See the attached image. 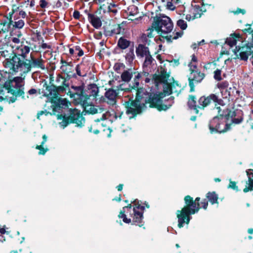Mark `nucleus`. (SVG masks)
Segmentation results:
<instances>
[{
    "label": "nucleus",
    "instance_id": "f257e3e1",
    "mask_svg": "<svg viewBox=\"0 0 253 253\" xmlns=\"http://www.w3.org/2000/svg\"><path fill=\"white\" fill-rule=\"evenodd\" d=\"M162 98L160 94H149L145 89L141 88L138 89L135 100L125 102L126 113L131 118L141 113L148 106L156 108L159 110Z\"/></svg>",
    "mask_w": 253,
    "mask_h": 253
},
{
    "label": "nucleus",
    "instance_id": "f03ea898",
    "mask_svg": "<svg viewBox=\"0 0 253 253\" xmlns=\"http://www.w3.org/2000/svg\"><path fill=\"white\" fill-rule=\"evenodd\" d=\"M199 197H197L193 201V198L188 195L185 197V206L181 209L176 211V216L178 219V227H183L185 224H188L192 218L191 215L198 212L200 207L199 202Z\"/></svg>",
    "mask_w": 253,
    "mask_h": 253
},
{
    "label": "nucleus",
    "instance_id": "7ed1b4c3",
    "mask_svg": "<svg viewBox=\"0 0 253 253\" xmlns=\"http://www.w3.org/2000/svg\"><path fill=\"white\" fill-rule=\"evenodd\" d=\"M24 79L21 77H14L12 80H9L4 83L3 90L5 89L7 93L13 95L12 97H10L9 102H14L17 96L24 97Z\"/></svg>",
    "mask_w": 253,
    "mask_h": 253
},
{
    "label": "nucleus",
    "instance_id": "20e7f679",
    "mask_svg": "<svg viewBox=\"0 0 253 253\" xmlns=\"http://www.w3.org/2000/svg\"><path fill=\"white\" fill-rule=\"evenodd\" d=\"M15 62L18 64L17 69H20L19 71L23 73H27L30 72L32 68H36L42 70H45V61L44 60L41 56L38 58H35L31 55V59L26 61H21L17 58H15Z\"/></svg>",
    "mask_w": 253,
    "mask_h": 253
},
{
    "label": "nucleus",
    "instance_id": "39448f33",
    "mask_svg": "<svg viewBox=\"0 0 253 253\" xmlns=\"http://www.w3.org/2000/svg\"><path fill=\"white\" fill-rule=\"evenodd\" d=\"M30 48L27 45H21L17 48V55H14L12 58H7L3 62L5 68L9 69L10 72L16 73L18 72L20 69H17L16 67H18V64L15 62V58L19 59L21 61L29 60L26 59L27 55L30 52Z\"/></svg>",
    "mask_w": 253,
    "mask_h": 253
},
{
    "label": "nucleus",
    "instance_id": "423d86ee",
    "mask_svg": "<svg viewBox=\"0 0 253 253\" xmlns=\"http://www.w3.org/2000/svg\"><path fill=\"white\" fill-rule=\"evenodd\" d=\"M152 27L159 34H168L173 29V23L169 17H156Z\"/></svg>",
    "mask_w": 253,
    "mask_h": 253
},
{
    "label": "nucleus",
    "instance_id": "0eeeda50",
    "mask_svg": "<svg viewBox=\"0 0 253 253\" xmlns=\"http://www.w3.org/2000/svg\"><path fill=\"white\" fill-rule=\"evenodd\" d=\"M62 118V121L60 122L61 126L65 127L69 123H74L77 126H82L84 123V119L83 116L80 114L79 111L77 109L71 110L70 111L69 115L66 117L65 115L59 117V119Z\"/></svg>",
    "mask_w": 253,
    "mask_h": 253
},
{
    "label": "nucleus",
    "instance_id": "6e6552de",
    "mask_svg": "<svg viewBox=\"0 0 253 253\" xmlns=\"http://www.w3.org/2000/svg\"><path fill=\"white\" fill-rule=\"evenodd\" d=\"M210 132L212 133H222L229 129V126L225 122V118L223 116L214 117L210 121L209 125Z\"/></svg>",
    "mask_w": 253,
    "mask_h": 253
},
{
    "label": "nucleus",
    "instance_id": "1a4fd4ad",
    "mask_svg": "<svg viewBox=\"0 0 253 253\" xmlns=\"http://www.w3.org/2000/svg\"><path fill=\"white\" fill-rule=\"evenodd\" d=\"M245 33L248 32L252 34V42L248 43L246 46L240 47V46H236L234 49V53L237 55L238 53L239 52V55L241 60L247 61L248 59L249 56L251 55L252 52V48H253V30H252L250 27L245 29L244 30Z\"/></svg>",
    "mask_w": 253,
    "mask_h": 253
},
{
    "label": "nucleus",
    "instance_id": "9d476101",
    "mask_svg": "<svg viewBox=\"0 0 253 253\" xmlns=\"http://www.w3.org/2000/svg\"><path fill=\"white\" fill-rule=\"evenodd\" d=\"M212 101L220 105H221L223 102V100L221 99H219L217 96L214 94H211L208 96H202L198 100L199 109H204L211 103Z\"/></svg>",
    "mask_w": 253,
    "mask_h": 253
},
{
    "label": "nucleus",
    "instance_id": "9b49d317",
    "mask_svg": "<svg viewBox=\"0 0 253 253\" xmlns=\"http://www.w3.org/2000/svg\"><path fill=\"white\" fill-rule=\"evenodd\" d=\"M224 115L226 120H231L233 123L235 124L241 123L243 120V111L239 109L228 111L227 113L225 114Z\"/></svg>",
    "mask_w": 253,
    "mask_h": 253
},
{
    "label": "nucleus",
    "instance_id": "f8f14e48",
    "mask_svg": "<svg viewBox=\"0 0 253 253\" xmlns=\"http://www.w3.org/2000/svg\"><path fill=\"white\" fill-rule=\"evenodd\" d=\"M136 200L134 201L135 207L133 209V212L130 213V216L132 217V221L135 224L141 223L143 218V213L144 210V207L139 204H136Z\"/></svg>",
    "mask_w": 253,
    "mask_h": 253
},
{
    "label": "nucleus",
    "instance_id": "ddd939ff",
    "mask_svg": "<svg viewBox=\"0 0 253 253\" xmlns=\"http://www.w3.org/2000/svg\"><path fill=\"white\" fill-rule=\"evenodd\" d=\"M205 74L199 71L190 72L188 76L189 85L190 91H193L195 88V83H199L205 78Z\"/></svg>",
    "mask_w": 253,
    "mask_h": 253
},
{
    "label": "nucleus",
    "instance_id": "4468645a",
    "mask_svg": "<svg viewBox=\"0 0 253 253\" xmlns=\"http://www.w3.org/2000/svg\"><path fill=\"white\" fill-rule=\"evenodd\" d=\"M71 88L74 90V92H72L70 91L68 92V93H69L70 97L79 100V102H84L85 98L83 95V86L72 85Z\"/></svg>",
    "mask_w": 253,
    "mask_h": 253
},
{
    "label": "nucleus",
    "instance_id": "2eb2a0df",
    "mask_svg": "<svg viewBox=\"0 0 253 253\" xmlns=\"http://www.w3.org/2000/svg\"><path fill=\"white\" fill-rule=\"evenodd\" d=\"M119 92L113 88H109L105 93V101L108 104L114 105L117 102V96Z\"/></svg>",
    "mask_w": 253,
    "mask_h": 253
},
{
    "label": "nucleus",
    "instance_id": "dca6fc26",
    "mask_svg": "<svg viewBox=\"0 0 253 253\" xmlns=\"http://www.w3.org/2000/svg\"><path fill=\"white\" fill-rule=\"evenodd\" d=\"M169 77V75L167 74L165 69L161 67L160 69V74L153 75V80L156 85L158 86L159 84L167 83Z\"/></svg>",
    "mask_w": 253,
    "mask_h": 253
},
{
    "label": "nucleus",
    "instance_id": "f3484780",
    "mask_svg": "<svg viewBox=\"0 0 253 253\" xmlns=\"http://www.w3.org/2000/svg\"><path fill=\"white\" fill-rule=\"evenodd\" d=\"M164 84V92L168 95L171 93H176L178 95L181 90L180 86L176 83L173 82L170 84L166 83Z\"/></svg>",
    "mask_w": 253,
    "mask_h": 253
},
{
    "label": "nucleus",
    "instance_id": "a211bd4d",
    "mask_svg": "<svg viewBox=\"0 0 253 253\" xmlns=\"http://www.w3.org/2000/svg\"><path fill=\"white\" fill-rule=\"evenodd\" d=\"M144 58V59L142 64L143 70L147 72L151 71V69L156 64V60L151 54L148 55H147V56Z\"/></svg>",
    "mask_w": 253,
    "mask_h": 253
},
{
    "label": "nucleus",
    "instance_id": "6ab92c4d",
    "mask_svg": "<svg viewBox=\"0 0 253 253\" xmlns=\"http://www.w3.org/2000/svg\"><path fill=\"white\" fill-rule=\"evenodd\" d=\"M187 105L190 109L194 111L195 113L198 114L199 113V104L197 105L196 98L194 95L189 96Z\"/></svg>",
    "mask_w": 253,
    "mask_h": 253
},
{
    "label": "nucleus",
    "instance_id": "aec40b11",
    "mask_svg": "<svg viewBox=\"0 0 253 253\" xmlns=\"http://www.w3.org/2000/svg\"><path fill=\"white\" fill-rule=\"evenodd\" d=\"M136 54L137 57H145L150 54L149 48L143 44H139L136 48Z\"/></svg>",
    "mask_w": 253,
    "mask_h": 253
},
{
    "label": "nucleus",
    "instance_id": "412c9836",
    "mask_svg": "<svg viewBox=\"0 0 253 253\" xmlns=\"http://www.w3.org/2000/svg\"><path fill=\"white\" fill-rule=\"evenodd\" d=\"M246 172L248 177V180L247 181L246 187L243 189L245 193L249 191H253V170L248 169L246 170Z\"/></svg>",
    "mask_w": 253,
    "mask_h": 253
},
{
    "label": "nucleus",
    "instance_id": "4be33fe9",
    "mask_svg": "<svg viewBox=\"0 0 253 253\" xmlns=\"http://www.w3.org/2000/svg\"><path fill=\"white\" fill-rule=\"evenodd\" d=\"M62 65L60 69L62 72L69 76L73 71V64L71 62H68L63 59L61 60Z\"/></svg>",
    "mask_w": 253,
    "mask_h": 253
},
{
    "label": "nucleus",
    "instance_id": "5701e85b",
    "mask_svg": "<svg viewBox=\"0 0 253 253\" xmlns=\"http://www.w3.org/2000/svg\"><path fill=\"white\" fill-rule=\"evenodd\" d=\"M44 95L49 98H56L58 96L56 85L47 86L44 91Z\"/></svg>",
    "mask_w": 253,
    "mask_h": 253
},
{
    "label": "nucleus",
    "instance_id": "b1692460",
    "mask_svg": "<svg viewBox=\"0 0 253 253\" xmlns=\"http://www.w3.org/2000/svg\"><path fill=\"white\" fill-rule=\"evenodd\" d=\"M131 208L132 206L131 204L124 207L123 210L120 212V213L118 215L119 218H123V221L126 223H129L131 222V219L127 218L125 213L128 212H130Z\"/></svg>",
    "mask_w": 253,
    "mask_h": 253
},
{
    "label": "nucleus",
    "instance_id": "393cba45",
    "mask_svg": "<svg viewBox=\"0 0 253 253\" xmlns=\"http://www.w3.org/2000/svg\"><path fill=\"white\" fill-rule=\"evenodd\" d=\"M134 74V70L129 69L125 70L121 75V78L122 81L128 83L130 81Z\"/></svg>",
    "mask_w": 253,
    "mask_h": 253
},
{
    "label": "nucleus",
    "instance_id": "a878e982",
    "mask_svg": "<svg viewBox=\"0 0 253 253\" xmlns=\"http://www.w3.org/2000/svg\"><path fill=\"white\" fill-rule=\"evenodd\" d=\"M173 103L174 97L172 96L169 97L168 99L165 100L164 101L162 100L159 110L166 111L172 105Z\"/></svg>",
    "mask_w": 253,
    "mask_h": 253
},
{
    "label": "nucleus",
    "instance_id": "bb28decb",
    "mask_svg": "<svg viewBox=\"0 0 253 253\" xmlns=\"http://www.w3.org/2000/svg\"><path fill=\"white\" fill-rule=\"evenodd\" d=\"M240 38V35L237 34H233L230 35V37L227 38L225 43L230 47L235 45L237 43V39Z\"/></svg>",
    "mask_w": 253,
    "mask_h": 253
},
{
    "label": "nucleus",
    "instance_id": "cd10ccee",
    "mask_svg": "<svg viewBox=\"0 0 253 253\" xmlns=\"http://www.w3.org/2000/svg\"><path fill=\"white\" fill-rule=\"evenodd\" d=\"M88 20L92 26L96 28L99 29L102 26V21L98 17H88Z\"/></svg>",
    "mask_w": 253,
    "mask_h": 253
},
{
    "label": "nucleus",
    "instance_id": "c85d7f7f",
    "mask_svg": "<svg viewBox=\"0 0 253 253\" xmlns=\"http://www.w3.org/2000/svg\"><path fill=\"white\" fill-rule=\"evenodd\" d=\"M47 139V137L45 134H44L42 135V141L41 143V144L40 145H37L36 147V149H38L40 150L39 152V155H44L45 153L47 151L48 149L47 148H44L43 147V145L44 143L46 142Z\"/></svg>",
    "mask_w": 253,
    "mask_h": 253
},
{
    "label": "nucleus",
    "instance_id": "c756f323",
    "mask_svg": "<svg viewBox=\"0 0 253 253\" xmlns=\"http://www.w3.org/2000/svg\"><path fill=\"white\" fill-rule=\"evenodd\" d=\"M130 43L129 41L127 40L124 38H120L118 42L117 45L122 49H125L129 47Z\"/></svg>",
    "mask_w": 253,
    "mask_h": 253
},
{
    "label": "nucleus",
    "instance_id": "7c9ffc66",
    "mask_svg": "<svg viewBox=\"0 0 253 253\" xmlns=\"http://www.w3.org/2000/svg\"><path fill=\"white\" fill-rule=\"evenodd\" d=\"M55 109L65 108L68 107V101L66 99L59 98L55 101Z\"/></svg>",
    "mask_w": 253,
    "mask_h": 253
},
{
    "label": "nucleus",
    "instance_id": "2f4dec72",
    "mask_svg": "<svg viewBox=\"0 0 253 253\" xmlns=\"http://www.w3.org/2000/svg\"><path fill=\"white\" fill-rule=\"evenodd\" d=\"M125 58L126 60L128 63L131 64L132 62L135 58L134 48L133 46L129 49L128 51L126 53L125 56Z\"/></svg>",
    "mask_w": 253,
    "mask_h": 253
},
{
    "label": "nucleus",
    "instance_id": "473e14b6",
    "mask_svg": "<svg viewBox=\"0 0 253 253\" xmlns=\"http://www.w3.org/2000/svg\"><path fill=\"white\" fill-rule=\"evenodd\" d=\"M102 124L100 123V121L99 120H97L89 128V131L90 132L94 133V134H98L99 132L98 126H100Z\"/></svg>",
    "mask_w": 253,
    "mask_h": 253
},
{
    "label": "nucleus",
    "instance_id": "72a5a7b5",
    "mask_svg": "<svg viewBox=\"0 0 253 253\" xmlns=\"http://www.w3.org/2000/svg\"><path fill=\"white\" fill-rule=\"evenodd\" d=\"M206 197L211 204H214L217 203L218 195L214 192H208Z\"/></svg>",
    "mask_w": 253,
    "mask_h": 253
},
{
    "label": "nucleus",
    "instance_id": "f704fd0d",
    "mask_svg": "<svg viewBox=\"0 0 253 253\" xmlns=\"http://www.w3.org/2000/svg\"><path fill=\"white\" fill-rule=\"evenodd\" d=\"M88 90L90 92V96L95 97L99 92V88L96 84H90L89 85Z\"/></svg>",
    "mask_w": 253,
    "mask_h": 253
},
{
    "label": "nucleus",
    "instance_id": "c9c22d12",
    "mask_svg": "<svg viewBox=\"0 0 253 253\" xmlns=\"http://www.w3.org/2000/svg\"><path fill=\"white\" fill-rule=\"evenodd\" d=\"M66 80L60 75H58L55 80L56 85H63L66 87H68L69 84L66 83Z\"/></svg>",
    "mask_w": 253,
    "mask_h": 253
},
{
    "label": "nucleus",
    "instance_id": "e433bc0d",
    "mask_svg": "<svg viewBox=\"0 0 253 253\" xmlns=\"http://www.w3.org/2000/svg\"><path fill=\"white\" fill-rule=\"evenodd\" d=\"M183 32H182V31L178 32L174 34V35L173 37H172V36H166L165 37V38L166 39L167 41L168 42H172L171 39L172 40H176L178 38L181 37L183 35Z\"/></svg>",
    "mask_w": 253,
    "mask_h": 253
},
{
    "label": "nucleus",
    "instance_id": "4c0bfd02",
    "mask_svg": "<svg viewBox=\"0 0 253 253\" xmlns=\"http://www.w3.org/2000/svg\"><path fill=\"white\" fill-rule=\"evenodd\" d=\"M78 65L79 66H81L82 67L81 69L84 72V73H86L87 70L89 69V63L88 61H85L84 58H83V61Z\"/></svg>",
    "mask_w": 253,
    "mask_h": 253
},
{
    "label": "nucleus",
    "instance_id": "58836bf2",
    "mask_svg": "<svg viewBox=\"0 0 253 253\" xmlns=\"http://www.w3.org/2000/svg\"><path fill=\"white\" fill-rule=\"evenodd\" d=\"M85 110L92 114H95L97 113V108L93 105H88L85 107Z\"/></svg>",
    "mask_w": 253,
    "mask_h": 253
},
{
    "label": "nucleus",
    "instance_id": "ea45409f",
    "mask_svg": "<svg viewBox=\"0 0 253 253\" xmlns=\"http://www.w3.org/2000/svg\"><path fill=\"white\" fill-rule=\"evenodd\" d=\"M213 77L216 81H221L222 80L221 70L220 69H217L214 71Z\"/></svg>",
    "mask_w": 253,
    "mask_h": 253
},
{
    "label": "nucleus",
    "instance_id": "a19ab883",
    "mask_svg": "<svg viewBox=\"0 0 253 253\" xmlns=\"http://www.w3.org/2000/svg\"><path fill=\"white\" fill-rule=\"evenodd\" d=\"M108 12L112 13L113 14H116L118 12V9L116 7V5L114 4H110L108 6Z\"/></svg>",
    "mask_w": 253,
    "mask_h": 253
},
{
    "label": "nucleus",
    "instance_id": "79ce46f5",
    "mask_svg": "<svg viewBox=\"0 0 253 253\" xmlns=\"http://www.w3.org/2000/svg\"><path fill=\"white\" fill-rule=\"evenodd\" d=\"M177 25L183 30H185L187 27L186 22L181 19L178 20Z\"/></svg>",
    "mask_w": 253,
    "mask_h": 253
},
{
    "label": "nucleus",
    "instance_id": "37998d69",
    "mask_svg": "<svg viewBox=\"0 0 253 253\" xmlns=\"http://www.w3.org/2000/svg\"><path fill=\"white\" fill-rule=\"evenodd\" d=\"M229 85V83L227 81H225L217 84V87L220 89H224L227 88Z\"/></svg>",
    "mask_w": 253,
    "mask_h": 253
},
{
    "label": "nucleus",
    "instance_id": "c03bdc74",
    "mask_svg": "<svg viewBox=\"0 0 253 253\" xmlns=\"http://www.w3.org/2000/svg\"><path fill=\"white\" fill-rule=\"evenodd\" d=\"M18 12H19V15L20 16H25L26 15L25 11L21 10L18 7H17L15 10L14 9H13V12L12 13L10 12L9 13V16H12L13 14H15L16 15Z\"/></svg>",
    "mask_w": 253,
    "mask_h": 253
},
{
    "label": "nucleus",
    "instance_id": "a18cd8bd",
    "mask_svg": "<svg viewBox=\"0 0 253 253\" xmlns=\"http://www.w3.org/2000/svg\"><path fill=\"white\" fill-rule=\"evenodd\" d=\"M39 5L41 7L45 8L48 7L51 4L46 0H40L39 1Z\"/></svg>",
    "mask_w": 253,
    "mask_h": 253
},
{
    "label": "nucleus",
    "instance_id": "49530a36",
    "mask_svg": "<svg viewBox=\"0 0 253 253\" xmlns=\"http://www.w3.org/2000/svg\"><path fill=\"white\" fill-rule=\"evenodd\" d=\"M75 47V54L80 57L84 55V51L80 46L76 45Z\"/></svg>",
    "mask_w": 253,
    "mask_h": 253
},
{
    "label": "nucleus",
    "instance_id": "de8ad7c7",
    "mask_svg": "<svg viewBox=\"0 0 253 253\" xmlns=\"http://www.w3.org/2000/svg\"><path fill=\"white\" fill-rule=\"evenodd\" d=\"M189 70L190 72L199 71L197 69V65L196 63H192L191 62L189 64Z\"/></svg>",
    "mask_w": 253,
    "mask_h": 253
},
{
    "label": "nucleus",
    "instance_id": "09e8293b",
    "mask_svg": "<svg viewBox=\"0 0 253 253\" xmlns=\"http://www.w3.org/2000/svg\"><path fill=\"white\" fill-rule=\"evenodd\" d=\"M82 67L81 66H79V65H77L76 67V71L77 74L80 76V77H84L86 76V73L81 72L82 70L81 69Z\"/></svg>",
    "mask_w": 253,
    "mask_h": 253
},
{
    "label": "nucleus",
    "instance_id": "8fccbe9b",
    "mask_svg": "<svg viewBox=\"0 0 253 253\" xmlns=\"http://www.w3.org/2000/svg\"><path fill=\"white\" fill-rule=\"evenodd\" d=\"M154 30H155V29L152 27V25L151 27L149 28L146 31V33L145 34L147 35V37L149 38H152L154 37V35L153 34Z\"/></svg>",
    "mask_w": 253,
    "mask_h": 253
},
{
    "label": "nucleus",
    "instance_id": "3c124183",
    "mask_svg": "<svg viewBox=\"0 0 253 253\" xmlns=\"http://www.w3.org/2000/svg\"><path fill=\"white\" fill-rule=\"evenodd\" d=\"M24 25V22L22 20H18V21H15L14 22V25H13L16 28L21 29Z\"/></svg>",
    "mask_w": 253,
    "mask_h": 253
},
{
    "label": "nucleus",
    "instance_id": "603ef678",
    "mask_svg": "<svg viewBox=\"0 0 253 253\" xmlns=\"http://www.w3.org/2000/svg\"><path fill=\"white\" fill-rule=\"evenodd\" d=\"M149 38L147 37V35L145 33H143L140 37V41L144 43H148L150 41L148 40Z\"/></svg>",
    "mask_w": 253,
    "mask_h": 253
},
{
    "label": "nucleus",
    "instance_id": "864d4df0",
    "mask_svg": "<svg viewBox=\"0 0 253 253\" xmlns=\"http://www.w3.org/2000/svg\"><path fill=\"white\" fill-rule=\"evenodd\" d=\"M117 92H119V91L120 90H121V91H129V89L128 88H125L124 87V84H120V85H118L116 87V89Z\"/></svg>",
    "mask_w": 253,
    "mask_h": 253
},
{
    "label": "nucleus",
    "instance_id": "5fc2aeb1",
    "mask_svg": "<svg viewBox=\"0 0 253 253\" xmlns=\"http://www.w3.org/2000/svg\"><path fill=\"white\" fill-rule=\"evenodd\" d=\"M139 85V80H135V78H133V82L132 83V87L134 89L136 88L137 91H138V89H140V88H138Z\"/></svg>",
    "mask_w": 253,
    "mask_h": 253
},
{
    "label": "nucleus",
    "instance_id": "6e6d98bb",
    "mask_svg": "<svg viewBox=\"0 0 253 253\" xmlns=\"http://www.w3.org/2000/svg\"><path fill=\"white\" fill-rule=\"evenodd\" d=\"M232 13L235 15L239 14L244 15L246 14V10L243 9L237 8L236 11H232Z\"/></svg>",
    "mask_w": 253,
    "mask_h": 253
},
{
    "label": "nucleus",
    "instance_id": "4d7b16f0",
    "mask_svg": "<svg viewBox=\"0 0 253 253\" xmlns=\"http://www.w3.org/2000/svg\"><path fill=\"white\" fill-rule=\"evenodd\" d=\"M56 89L57 91V94H58L60 92H63L65 91V87L63 85H56Z\"/></svg>",
    "mask_w": 253,
    "mask_h": 253
},
{
    "label": "nucleus",
    "instance_id": "13d9d810",
    "mask_svg": "<svg viewBox=\"0 0 253 253\" xmlns=\"http://www.w3.org/2000/svg\"><path fill=\"white\" fill-rule=\"evenodd\" d=\"M201 205V208H203L205 210L207 209L208 206V202L207 199H204L200 204Z\"/></svg>",
    "mask_w": 253,
    "mask_h": 253
},
{
    "label": "nucleus",
    "instance_id": "bf43d9fd",
    "mask_svg": "<svg viewBox=\"0 0 253 253\" xmlns=\"http://www.w3.org/2000/svg\"><path fill=\"white\" fill-rule=\"evenodd\" d=\"M228 187L236 191L238 190V187L236 186V183L234 181H230Z\"/></svg>",
    "mask_w": 253,
    "mask_h": 253
},
{
    "label": "nucleus",
    "instance_id": "052dcab7",
    "mask_svg": "<svg viewBox=\"0 0 253 253\" xmlns=\"http://www.w3.org/2000/svg\"><path fill=\"white\" fill-rule=\"evenodd\" d=\"M131 23H133L134 25L137 24L141 22L142 17H138L133 19H131Z\"/></svg>",
    "mask_w": 253,
    "mask_h": 253
},
{
    "label": "nucleus",
    "instance_id": "680f3d73",
    "mask_svg": "<svg viewBox=\"0 0 253 253\" xmlns=\"http://www.w3.org/2000/svg\"><path fill=\"white\" fill-rule=\"evenodd\" d=\"M131 23V19H127L126 20L123 21L120 25H119V28H121V26L124 27V25L126 24H130Z\"/></svg>",
    "mask_w": 253,
    "mask_h": 253
},
{
    "label": "nucleus",
    "instance_id": "e2e57ef3",
    "mask_svg": "<svg viewBox=\"0 0 253 253\" xmlns=\"http://www.w3.org/2000/svg\"><path fill=\"white\" fill-rule=\"evenodd\" d=\"M104 6V5L103 6H101L100 8H99L97 11H96V13L98 14H100V15H104V14H105L106 13V11L105 10V9L103 8V6Z\"/></svg>",
    "mask_w": 253,
    "mask_h": 253
},
{
    "label": "nucleus",
    "instance_id": "0e129e2a",
    "mask_svg": "<svg viewBox=\"0 0 253 253\" xmlns=\"http://www.w3.org/2000/svg\"><path fill=\"white\" fill-rule=\"evenodd\" d=\"M133 75H134V77L135 78V80H140V79H141V78L142 77L141 73H139L138 72L135 71H134Z\"/></svg>",
    "mask_w": 253,
    "mask_h": 253
},
{
    "label": "nucleus",
    "instance_id": "69168bd1",
    "mask_svg": "<svg viewBox=\"0 0 253 253\" xmlns=\"http://www.w3.org/2000/svg\"><path fill=\"white\" fill-rule=\"evenodd\" d=\"M40 46L41 48H42L43 49L51 48V46L49 44L46 43H42V44Z\"/></svg>",
    "mask_w": 253,
    "mask_h": 253
},
{
    "label": "nucleus",
    "instance_id": "338daca9",
    "mask_svg": "<svg viewBox=\"0 0 253 253\" xmlns=\"http://www.w3.org/2000/svg\"><path fill=\"white\" fill-rule=\"evenodd\" d=\"M167 6V8L170 10H173L174 9V6H173L172 2H170V1L168 2Z\"/></svg>",
    "mask_w": 253,
    "mask_h": 253
},
{
    "label": "nucleus",
    "instance_id": "774afa93",
    "mask_svg": "<svg viewBox=\"0 0 253 253\" xmlns=\"http://www.w3.org/2000/svg\"><path fill=\"white\" fill-rule=\"evenodd\" d=\"M37 93V90L34 89V88H32V89H30L29 91H28V93L30 94V95H32V94H36Z\"/></svg>",
    "mask_w": 253,
    "mask_h": 253
}]
</instances>
